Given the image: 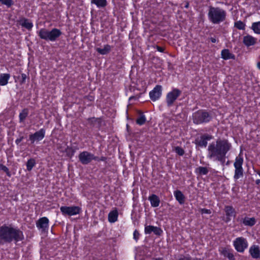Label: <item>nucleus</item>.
Instances as JSON below:
<instances>
[{
    "label": "nucleus",
    "mask_w": 260,
    "mask_h": 260,
    "mask_svg": "<svg viewBox=\"0 0 260 260\" xmlns=\"http://www.w3.org/2000/svg\"><path fill=\"white\" fill-rule=\"evenodd\" d=\"M232 147V144L225 139H217L210 143L207 149V158L213 161H218L224 164L226 155Z\"/></svg>",
    "instance_id": "nucleus-1"
},
{
    "label": "nucleus",
    "mask_w": 260,
    "mask_h": 260,
    "mask_svg": "<svg viewBox=\"0 0 260 260\" xmlns=\"http://www.w3.org/2000/svg\"><path fill=\"white\" fill-rule=\"evenodd\" d=\"M23 239L22 232L11 225L6 224L0 225V244L11 243L13 241L17 242Z\"/></svg>",
    "instance_id": "nucleus-2"
},
{
    "label": "nucleus",
    "mask_w": 260,
    "mask_h": 260,
    "mask_svg": "<svg viewBox=\"0 0 260 260\" xmlns=\"http://www.w3.org/2000/svg\"><path fill=\"white\" fill-rule=\"evenodd\" d=\"M208 16L209 20L213 24H219L225 21L226 13L225 10L219 7H210Z\"/></svg>",
    "instance_id": "nucleus-3"
},
{
    "label": "nucleus",
    "mask_w": 260,
    "mask_h": 260,
    "mask_svg": "<svg viewBox=\"0 0 260 260\" xmlns=\"http://www.w3.org/2000/svg\"><path fill=\"white\" fill-rule=\"evenodd\" d=\"M61 31L57 28H53L51 30L42 28L39 31V36L42 39L54 42L61 36Z\"/></svg>",
    "instance_id": "nucleus-4"
},
{
    "label": "nucleus",
    "mask_w": 260,
    "mask_h": 260,
    "mask_svg": "<svg viewBox=\"0 0 260 260\" xmlns=\"http://www.w3.org/2000/svg\"><path fill=\"white\" fill-rule=\"evenodd\" d=\"M192 118L194 123L199 124L210 121L211 117L208 112L199 110L193 114Z\"/></svg>",
    "instance_id": "nucleus-5"
},
{
    "label": "nucleus",
    "mask_w": 260,
    "mask_h": 260,
    "mask_svg": "<svg viewBox=\"0 0 260 260\" xmlns=\"http://www.w3.org/2000/svg\"><path fill=\"white\" fill-rule=\"evenodd\" d=\"M244 159L241 153H240L235 158L234 166L235 168L234 178L237 180L243 176V169L242 165Z\"/></svg>",
    "instance_id": "nucleus-6"
},
{
    "label": "nucleus",
    "mask_w": 260,
    "mask_h": 260,
    "mask_svg": "<svg viewBox=\"0 0 260 260\" xmlns=\"http://www.w3.org/2000/svg\"><path fill=\"white\" fill-rule=\"evenodd\" d=\"M233 246L239 252H243L248 246L247 239L243 237H238L233 241Z\"/></svg>",
    "instance_id": "nucleus-7"
},
{
    "label": "nucleus",
    "mask_w": 260,
    "mask_h": 260,
    "mask_svg": "<svg viewBox=\"0 0 260 260\" xmlns=\"http://www.w3.org/2000/svg\"><path fill=\"white\" fill-rule=\"evenodd\" d=\"M60 209L63 215L70 216L79 214L81 211V208L78 206H61Z\"/></svg>",
    "instance_id": "nucleus-8"
},
{
    "label": "nucleus",
    "mask_w": 260,
    "mask_h": 260,
    "mask_svg": "<svg viewBox=\"0 0 260 260\" xmlns=\"http://www.w3.org/2000/svg\"><path fill=\"white\" fill-rule=\"evenodd\" d=\"M181 91L178 89H174L172 91L169 92L167 95L166 102L168 106L173 105L175 101L180 95Z\"/></svg>",
    "instance_id": "nucleus-9"
},
{
    "label": "nucleus",
    "mask_w": 260,
    "mask_h": 260,
    "mask_svg": "<svg viewBox=\"0 0 260 260\" xmlns=\"http://www.w3.org/2000/svg\"><path fill=\"white\" fill-rule=\"evenodd\" d=\"M80 161L83 164H88L92 160H96V157L93 154L87 152L83 151L79 155Z\"/></svg>",
    "instance_id": "nucleus-10"
},
{
    "label": "nucleus",
    "mask_w": 260,
    "mask_h": 260,
    "mask_svg": "<svg viewBox=\"0 0 260 260\" xmlns=\"http://www.w3.org/2000/svg\"><path fill=\"white\" fill-rule=\"evenodd\" d=\"M45 135V130L41 128L39 131L35 132L33 134H31L29 136V140L31 144L34 143L36 141H40L44 139Z\"/></svg>",
    "instance_id": "nucleus-11"
},
{
    "label": "nucleus",
    "mask_w": 260,
    "mask_h": 260,
    "mask_svg": "<svg viewBox=\"0 0 260 260\" xmlns=\"http://www.w3.org/2000/svg\"><path fill=\"white\" fill-rule=\"evenodd\" d=\"M162 87L160 85H156L152 90L149 92L150 99L153 101L158 100L161 95Z\"/></svg>",
    "instance_id": "nucleus-12"
},
{
    "label": "nucleus",
    "mask_w": 260,
    "mask_h": 260,
    "mask_svg": "<svg viewBox=\"0 0 260 260\" xmlns=\"http://www.w3.org/2000/svg\"><path fill=\"white\" fill-rule=\"evenodd\" d=\"M37 226L42 232L48 230L49 227V219L46 217L41 218L37 223Z\"/></svg>",
    "instance_id": "nucleus-13"
},
{
    "label": "nucleus",
    "mask_w": 260,
    "mask_h": 260,
    "mask_svg": "<svg viewBox=\"0 0 260 260\" xmlns=\"http://www.w3.org/2000/svg\"><path fill=\"white\" fill-rule=\"evenodd\" d=\"M249 253L252 258L260 259V247L258 245H252L249 247Z\"/></svg>",
    "instance_id": "nucleus-14"
},
{
    "label": "nucleus",
    "mask_w": 260,
    "mask_h": 260,
    "mask_svg": "<svg viewBox=\"0 0 260 260\" xmlns=\"http://www.w3.org/2000/svg\"><path fill=\"white\" fill-rule=\"evenodd\" d=\"M212 139V136L209 135H203L196 139L195 143L200 147H206L207 145V141Z\"/></svg>",
    "instance_id": "nucleus-15"
},
{
    "label": "nucleus",
    "mask_w": 260,
    "mask_h": 260,
    "mask_svg": "<svg viewBox=\"0 0 260 260\" xmlns=\"http://www.w3.org/2000/svg\"><path fill=\"white\" fill-rule=\"evenodd\" d=\"M224 211L226 215L225 221L229 222L231 220L232 217H235L236 215L235 209L231 206H226L224 208Z\"/></svg>",
    "instance_id": "nucleus-16"
},
{
    "label": "nucleus",
    "mask_w": 260,
    "mask_h": 260,
    "mask_svg": "<svg viewBox=\"0 0 260 260\" xmlns=\"http://www.w3.org/2000/svg\"><path fill=\"white\" fill-rule=\"evenodd\" d=\"M152 232L156 235H160L162 231L160 228L152 225H147L145 227V233L146 234H150Z\"/></svg>",
    "instance_id": "nucleus-17"
},
{
    "label": "nucleus",
    "mask_w": 260,
    "mask_h": 260,
    "mask_svg": "<svg viewBox=\"0 0 260 260\" xmlns=\"http://www.w3.org/2000/svg\"><path fill=\"white\" fill-rule=\"evenodd\" d=\"M221 254L224 257L228 258L229 260H235V256L233 253V250L227 247L222 248L219 250Z\"/></svg>",
    "instance_id": "nucleus-18"
},
{
    "label": "nucleus",
    "mask_w": 260,
    "mask_h": 260,
    "mask_svg": "<svg viewBox=\"0 0 260 260\" xmlns=\"http://www.w3.org/2000/svg\"><path fill=\"white\" fill-rule=\"evenodd\" d=\"M256 39L252 36L247 35L243 37V42L247 47L254 45L256 43Z\"/></svg>",
    "instance_id": "nucleus-19"
},
{
    "label": "nucleus",
    "mask_w": 260,
    "mask_h": 260,
    "mask_svg": "<svg viewBox=\"0 0 260 260\" xmlns=\"http://www.w3.org/2000/svg\"><path fill=\"white\" fill-rule=\"evenodd\" d=\"M19 23L22 26L27 28V29H31L33 27L32 23L28 19L25 18H21L19 20Z\"/></svg>",
    "instance_id": "nucleus-20"
},
{
    "label": "nucleus",
    "mask_w": 260,
    "mask_h": 260,
    "mask_svg": "<svg viewBox=\"0 0 260 260\" xmlns=\"http://www.w3.org/2000/svg\"><path fill=\"white\" fill-rule=\"evenodd\" d=\"M151 205L153 207H157L159 205L160 200L155 194H152L149 197Z\"/></svg>",
    "instance_id": "nucleus-21"
},
{
    "label": "nucleus",
    "mask_w": 260,
    "mask_h": 260,
    "mask_svg": "<svg viewBox=\"0 0 260 260\" xmlns=\"http://www.w3.org/2000/svg\"><path fill=\"white\" fill-rule=\"evenodd\" d=\"M221 55L222 58L225 60L234 59L235 57V55L231 53L229 49H226L222 50Z\"/></svg>",
    "instance_id": "nucleus-22"
},
{
    "label": "nucleus",
    "mask_w": 260,
    "mask_h": 260,
    "mask_svg": "<svg viewBox=\"0 0 260 260\" xmlns=\"http://www.w3.org/2000/svg\"><path fill=\"white\" fill-rule=\"evenodd\" d=\"M174 197L176 200L180 204H183L184 203L185 197L182 192L180 190L175 191L174 192Z\"/></svg>",
    "instance_id": "nucleus-23"
},
{
    "label": "nucleus",
    "mask_w": 260,
    "mask_h": 260,
    "mask_svg": "<svg viewBox=\"0 0 260 260\" xmlns=\"http://www.w3.org/2000/svg\"><path fill=\"white\" fill-rule=\"evenodd\" d=\"M10 78V75L9 74H0V85H6L8 81Z\"/></svg>",
    "instance_id": "nucleus-24"
},
{
    "label": "nucleus",
    "mask_w": 260,
    "mask_h": 260,
    "mask_svg": "<svg viewBox=\"0 0 260 260\" xmlns=\"http://www.w3.org/2000/svg\"><path fill=\"white\" fill-rule=\"evenodd\" d=\"M118 212L117 210L111 211L108 215V220L110 222L113 223L117 221L118 218Z\"/></svg>",
    "instance_id": "nucleus-25"
},
{
    "label": "nucleus",
    "mask_w": 260,
    "mask_h": 260,
    "mask_svg": "<svg viewBox=\"0 0 260 260\" xmlns=\"http://www.w3.org/2000/svg\"><path fill=\"white\" fill-rule=\"evenodd\" d=\"M111 49V47L109 45H105L103 48H98L96 49V51L102 55L108 54L110 51Z\"/></svg>",
    "instance_id": "nucleus-26"
},
{
    "label": "nucleus",
    "mask_w": 260,
    "mask_h": 260,
    "mask_svg": "<svg viewBox=\"0 0 260 260\" xmlns=\"http://www.w3.org/2000/svg\"><path fill=\"white\" fill-rule=\"evenodd\" d=\"M256 221L254 217H245L243 220V223L245 225L252 226L255 224Z\"/></svg>",
    "instance_id": "nucleus-27"
},
{
    "label": "nucleus",
    "mask_w": 260,
    "mask_h": 260,
    "mask_svg": "<svg viewBox=\"0 0 260 260\" xmlns=\"http://www.w3.org/2000/svg\"><path fill=\"white\" fill-rule=\"evenodd\" d=\"M91 3L95 4L98 8H104L107 5L106 0H91Z\"/></svg>",
    "instance_id": "nucleus-28"
},
{
    "label": "nucleus",
    "mask_w": 260,
    "mask_h": 260,
    "mask_svg": "<svg viewBox=\"0 0 260 260\" xmlns=\"http://www.w3.org/2000/svg\"><path fill=\"white\" fill-rule=\"evenodd\" d=\"M251 28L255 34L260 35V21L252 23Z\"/></svg>",
    "instance_id": "nucleus-29"
},
{
    "label": "nucleus",
    "mask_w": 260,
    "mask_h": 260,
    "mask_svg": "<svg viewBox=\"0 0 260 260\" xmlns=\"http://www.w3.org/2000/svg\"><path fill=\"white\" fill-rule=\"evenodd\" d=\"M35 165H36V161L34 159L31 158V159H28L26 163L27 170L28 171H31L32 170V169L33 168V167L35 166Z\"/></svg>",
    "instance_id": "nucleus-30"
},
{
    "label": "nucleus",
    "mask_w": 260,
    "mask_h": 260,
    "mask_svg": "<svg viewBox=\"0 0 260 260\" xmlns=\"http://www.w3.org/2000/svg\"><path fill=\"white\" fill-rule=\"evenodd\" d=\"M28 114V110L26 109H23L21 112L19 114V120L20 122L23 121L26 117L27 116Z\"/></svg>",
    "instance_id": "nucleus-31"
},
{
    "label": "nucleus",
    "mask_w": 260,
    "mask_h": 260,
    "mask_svg": "<svg viewBox=\"0 0 260 260\" xmlns=\"http://www.w3.org/2000/svg\"><path fill=\"white\" fill-rule=\"evenodd\" d=\"M234 26L240 30H244L245 28V24L242 21L239 20L235 22Z\"/></svg>",
    "instance_id": "nucleus-32"
},
{
    "label": "nucleus",
    "mask_w": 260,
    "mask_h": 260,
    "mask_svg": "<svg viewBox=\"0 0 260 260\" xmlns=\"http://www.w3.org/2000/svg\"><path fill=\"white\" fill-rule=\"evenodd\" d=\"M146 118L145 117V116L144 114H141L139 116V117L137 118L136 122H137V124L141 125L144 124L145 123V122H146Z\"/></svg>",
    "instance_id": "nucleus-33"
},
{
    "label": "nucleus",
    "mask_w": 260,
    "mask_h": 260,
    "mask_svg": "<svg viewBox=\"0 0 260 260\" xmlns=\"http://www.w3.org/2000/svg\"><path fill=\"white\" fill-rule=\"evenodd\" d=\"M0 3L3 5H6L7 7H10L13 5L12 0H0Z\"/></svg>",
    "instance_id": "nucleus-34"
},
{
    "label": "nucleus",
    "mask_w": 260,
    "mask_h": 260,
    "mask_svg": "<svg viewBox=\"0 0 260 260\" xmlns=\"http://www.w3.org/2000/svg\"><path fill=\"white\" fill-rule=\"evenodd\" d=\"M0 170L5 172L7 174V176H8L9 177H10L11 176V174L9 171V169L6 166H4L3 165L1 164V163H0Z\"/></svg>",
    "instance_id": "nucleus-35"
},
{
    "label": "nucleus",
    "mask_w": 260,
    "mask_h": 260,
    "mask_svg": "<svg viewBox=\"0 0 260 260\" xmlns=\"http://www.w3.org/2000/svg\"><path fill=\"white\" fill-rule=\"evenodd\" d=\"M175 151L178 155L180 156L183 155L184 153L183 149L182 148L178 146L176 147L175 148Z\"/></svg>",
    "instance_id": "nucleus-36"
},
{
    "label": "nucleus",
    "mask_w": 260,
    "mask_h": 260,
    "mask_svg": "<svg viewBox=\"0 0 260 260\" xmlns=\"http://www.w3.org/2000/svg\"><path fill=\"white\" fill-rule=\"evenodd\" d=\"M199 172L203 175H206L208 173V170L205 167H200L199 168Z\"/></svg>",
    "instance_id": "nucleus-37"
},
{
    "label": "nucleus",
    "mask_w": 260,
    "mask_h": 260,
    "mask_svg": "<svg viewBox=\"0 0 260 260\" xmlns=\"http://www.w3.org/2000/svg\"><path fill=\"white\" fill-rule=\"evenodd\" d=\"M201 212L202 214H210L211 211L210 210L206 209H201Z\"/></svg>",
    "instance_id": "nucleus-38"
},
{
    "label": "nucleus",
    "mask_w": 260,
    "mask_h": 260,
    "mask_svg": "<svg viewBox=\"0 0 260 260\" xmlns=\"http://www.w3.org/2000/svg\"><path fill=\"white\" fill-rule=\"evenodd\" d=\"M134 238L136 240H137L139 238V233L137 231H135L133 234Z\"/></svg>",
    "instance_id": "nucleus-39"
},
{
    "label": "nucleus",
    "mask_w": 260,
    "mask_h": 260,
    "mask_svg": "<svg viewBox=\"0 0 260 260\" xmlns=\"http://www.w3.org/2000/svg\"><path fill=\"white\" fill-rule=\"evenodd\" d=\"M155 47H156L157 50L158 51H159V52H163L164 51V49L162 47H160L158 46H156Z\"/></svg>",
    "instance_id": "nucleus-40"
},
{
    "label": "nucleus",
    "mask_w": 260,
    "mask_h": 260,
    "mask_svg": "<svg viewBox=\"0 0 260 260\" xmlns=\"http://www.w3.org/2000/svg\"><path fill=\"white\" fill-rule=\"evenodd\" d=\"M23 139V137H21L19 139H17L15 141V143L17 144H18L20 142H21L22 141Z\"/></svg>",
    "instance_id": "nucleus-41"
},
{
    "label": "nucleus",
    "mask_w": 260,
    "mask_h": 260,
    "mask_svg": "<svg viewBox=\"0 0 260 260\" xmlns=\"http://www.w3.org/2000/svg\"><path fill=\"white\" fill-rule=\"evenodd\" d=\"M21 77L23 81H24L26 78V76L25 74H22Z\"/></svg>",
    "instance_id": "nucleus-42"
},
{
    "label": "nucleus",
    "mask_w": 260,
    "mask_h": 260,
    "mask_svg": "<svg viewBox=\"0 0 260 260\" xmlns=\"http://www.w3.org/2000/svg\"><path fill=\"white\" fill-rule=\"evenodd\" d=\"M211 41L212 43H215L216 41V39L213 38L211 39Z\"/></svg>",
    "instance_id": "nucleus-43"
},
{
    "label": "nucleus",
    "mask_w": 260,
    "mask_h": 260,
    "mask_svg": "<svg viewBox=\"0 0 260 260\" xmlns=\"http://www.w3.org/2000/svg\"><path fill=\"white\" fill-rule=\"evenodd\" d=\"M260 183V180L259 179H257L256 180V183L257 184H259Z\"/></svg>",
    "instance_id": "nucleus-44"
},
{
    "label": "nucleus",
    "mask_w": 260,
    "mask_h": 260,
    "mask_svg": "<svg viewBox=\"0 0 260 260\" xmlns=\"http://www.w3.org/2000/svg\"><path fill=\"white\" fill-rule=\"evenodd\" d=\"M256 173L259 175L260 177V170L255 171Z\"/></svg>",
    "instance_id": "nucleus-45"
},
{
    "label": "nucleus",
    "mask_w": 260,
    "mask_h": 260,
    "mask_svg": "<svg viewBox=\"0 0 260 260\" xmlns=\"http://www.w3.org/2000/svg\"><path fill=\"white\" fill-rule=\"evenodd\" d=\"M257 67L258 68V69H260V62H258V63H257Z\"/></svg>",
    "instance_id": "nucleus-46"
},
{
    "label": "nucleus",
    "mask_w": 260,
    "mask_h": 260,
    "mask_svg": "<svg viewBox=\"0 0 260 260\" xmlns=\"http://www.w3.org/2000/svg\"><path fill=\"white\" fill-rule=\"evenodd\" d=\"M154 260H163V259L162 258H156Z\"/></svg>",
    "instance_id": "nucleus-47"
},
{
    "label": "nucleus",
    "mask_w": 260,
    "mask_h": 260,
    "mask_svg": "<svg viewBox=\"0 0 260 260\" xmlns=\"http://www.w3.org/2000/svg\"><path fill=\"white\" fill-rule=\"evenodd\" d=\"M69 148L68 147H67V148H66V149H69Z\"/></svg>",
    "instance_id": "nucleus-48"
}]
</instances>
